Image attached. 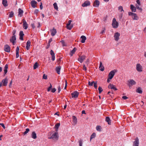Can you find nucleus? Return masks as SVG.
<instances>
[{
  "instance_id": "obj_62",
  "label": "nucleus",
  "mask_w": 146,
  "mask_h": 146,
  "mask_svg": "<svg viewBox=\"0 0 146 146\" xmlns=\"http://www.w3.org/2000/svg\"><path fill=\"white\" fill-rule=\"evenodd\" d=\"M40 4H41L40 5V9L41 10L42 9L43 7H42V3H40Z\"/></svg>"
},
{
  "instance_id": "obj_33",
  "label": "nucleus",
  "mask_w": 146,
  "mask_h": 146,
  "mask_svg": "<svg viewBox=\"0 0 146 146\" xmlns=\"http://www.w3.org/2000/svg\"><path fill=\"white\" fill-rule=\"evenodd\" d=\"M106 121L107 122L108 124L110 125L111 122L110 118L109 117H107L106 118Z\"/></svg>"
},
{
  "instance_id": "obj_17",
  "label": "nucleus",
  "mask_w": 146,
  "mask_h": 146,
  "mask_svg": "<svg viewBox=\"0 0 146 146\" xmlns=\"http://www.w3.org/2000/svg\"><path fill=\"white\" fill-rule=\"evenodd\" d=\"M24 35L23 32L22 31H20L19 33V39L21 40H23V36Z\"/></svg>"
},
{
  "instance_id": "obj_12",
  "label": "nucleus",
  "mask_w": 146,
  "mask_h": 146,
  "mask_svg": "<svg viewBox=\"0 0 146 146\" xmlns=\"http://www.w3.org/2000/svg\"><path fill=\"white\" fill-rule=\"evenodd\" d=\"M85 58V56H79L78 58V60L81 63H82L83 60H84Z\"/></svg>"
},
{
  "instance_id": "obj_57",
  "label": "nucleus",
  "mask_w": 146,
  "mask_h": 146,
  "mask_svg": "<svg viewBox=\"0 0 146 146\" xmlns=\"http://www.w3.org/2000/svg\"><path fill=\"white\" fill-rule=\"evenodd\" d=\"M128 14L129 15H131L132 16L133 14H134V13L131 12H129L128 13Z\"/></svg>"
},
{
  "instance_id": "obj_25",
  "label": "nucleus",
  "mask_w": 146,
  "mask_h": 146,
  "mask_svg": "<svg viewBox=\"0 0 146 146\" xmlns=\"http://www.w3.org/2000/svg\"><path fill=\"white\" fill-rule=\"evenodd\" d=\"M23 11L21 9H19L18 10V15L20 17H21L23 15Z\"/></svg>"
},
{
  "instance_id": "obj_38",
  "label": "nucleus",
  "mask_w": 146,
  "mask_h": 146,
  "mask_svg": "<svg viewBox=\"0 0 146 146\" xmlns=\"http://www.w3.org/2000/svg\"><path fill=\"white\" fill-rule=\"evenodd\" d=\"M101 127L100 126H97L96 127V130L99 131H101Z\"/></svg>"
},
{
  "instance_id": "obj_40",
  "label": "nucleus",
  "mask_w": 146,
  "mask_h": 146,
  "mask_svg": "<svg viewBox=\"0 0 146 146\" xmlns=\"http://www.w3.org/2000/svg\"><path fill=\"white\" fill-rule=\"evenodd\" d=\"M123 13H120L119 14V17L120 19H121L123 16Z\"/></svg>"
},
{
  "instance_id": "obj_44",
  "label": "nucleus",
  "mask_w": 146,
  "mask_h": 146,
  "mask_svg": "<svg viewBox=\"0 0 146 146\" xmlns=\"http://www.w3.org/2000/svg\"><path fill=\"white\" fill-rule=\"evenodd\" d=\"M78 142L79 146H82V139H80Z\"/></svg>"
},
{
  "instance_id": "obj_3",
  "label": "nucleus",
  "mask_w": 146,
  "mask_h": 146,
  "mask_svg": "<svg viewBox=\"0 0 146 146\" xmlns=\"http://www.w3.org/2000/svg\"><path fill=\"white\" fill-rule=\"evenodd\" d=\"M118 23L115 18H113L112 21V25L113 28H116L118 27Z\"/></svg>"
},
{
  "instance_id": "obj_64",
  "label": "nucleus",
  "mask_w": 146,
  "mask_h": 146,
  "mask_svg": "<svg viewBox=\"0 0 146 146\" xmlns=\"http://www.w3.org/2000/svg\"><path fill=\"white\" fill-rule=\"evenodd\" d=\"M137 3L138 5H140V2L139 1V0H137Z\"/></svg>"
},
{
  "instance_id": "obj_56",
  "label": "nucleus",
  "mask_w": 146,
  "mask_h": 146,
  "mask_svg": "<svg viewBox=\"0 0 146 146\" xmlns=\"http://www.w3.org/2000/svg\"><path fill=\"white\" fill-rule=\"evenodd\" d=\"M16 31L15 29H14L13 31V35H15V34L16 33Z\"/></svg>"
},
{
  "instance_id": "obj_21",
  "label": "nucleus",
  "mask_w": 146,
  "mask_h": 146,
  "mask_svg": "<svg viewBox=\"0 0 146 146\" xmlns=\"http://www.w3.org/2000/svg\"><path fill=\"white\" fill-rule=\"evenodd\" d=\"M50 31L51 32V34L52 36H54L56 33V30L55 29H54V28L53 29L51 30Z\"/></svg>"
},
{
  "instance_id": "obj_24",
  "label": "nucleus",
  "mask_w": 146,
  "mask_h": 146,
  "mask_svg": "<svg viewBox=\"0 0 146 146\" xmlns=\"http://www.w3.org/2000/svg\"><path fill=\"white\" fill-rule=\"evenodd\" d=\"M100 70L102 71L104 70V66L102 65V63L101 62H100V64L99 67Z\"/></svg>"
},
{
  "instance_id": "obj_63",
  "label": "nucleus",
  "mask_w": 146,
  "mask_h": 146,
  "mask_svg": "<svg viewBox=\"0 0 146 146\" xmlns=\"http://www.w3.org/2000/svg\"><path fill=\"white\" fill-rule=\"evenodd\" d=\"M12 80H11L10 83H9V87H11V86L12 85Z\"/></svg>"
},
{
  "instance_id": "obj_61",
  "label": "nucleus",
  "mask_w": 146,
  "mask_h": 146,
  "mask_svg": "<svg viewBox=\"0 0 146 146\" xmlns=\"http://www.w3.org/2000/svg\"><path fill=\"white\" fill-rule=\"evenodd\" d=\"M58 93H59L60 91H61V88L60 86H59L58 87Z\"/></svg>"
},
{
  "instance_id": "obj_14",
  "label": "nucleus",
  "mask_w": 146,
  "mask_h": 146,
  "mask_svg": "<svg viewBox=\"0 0 146 146\" xmlns=\"http://www.w3.org/2000/svg\"><path fill=\"white\" fill-rule=\"evenodd\" d=\"M36 3L37 2L34 0L32 1L31 3V6L33 8H35L36 7Z\"/></svg>"
},
{
  "instance_id": "obj_51",
  "label": "nucleus",
  "mask_w": 146,
  "mask_h": 146,
  "mask_svg": "<svg viewBox=\"0 0 146 146\" xmlns=\"http://www.w3.org/2000/svg\"><path fill=\"white\" fill-rule=\"evenodd\" d=\"M43 78L45 79H47V76L45 74H44L43 76Z\"/></svg>"
},
{
  "instance_id": "obj_35",
  "label": "nucleus",
  "mask_w": 146,
  "mask_h": 146,
  "mask_svg": "<svg viewBox=\"0 0 146 146\" xmlns=\"http://www.w3.org/2000/svg\"><path fill=\"white\" fill-rule=\"evenodd\" d=\"M132 17L134 20H137L138 19L137 16L135 13H134V14H133V15H132Z\"/></svg>"
},
{
  "instance_id": "obj_37",
  "label": "nucleus",
  "mask_w": 146,
  "mask_h": 146,
  "mask_svg": "<svg viewBox=\"0 0 146 146\" xmlns=\"http://www.w3.org/2000/svg\"><path fill=\"white\" fill-rule=\"evenodd\" d=\"M96 135L95 133H94L91 135L90 138V141H91V139L93 138H94L96 136Z\"/></svg>"
},
{
  "instance_id": "obj_23",
  "label": "nucleus",
  "mask_w": 146,
  "mask_h": 146,
  "mask_svg": "<svg viewBox=\"0 0 146 146\" xmlns=\"http://www.w3.org/2000/svg\"><path fill=\"white\" fill-rule=\"evenodd\" d=\"M2 4L4 6L6 7L8 6L7 1V0H2Z\"/></svg>"
},
{
  "instance_id": "obj_20",
  "label": "nucleus",
  "mask_w": 146,
  "mask_h": 146,
  "mask_svg": "<svg viewBox=\"0 0 146 146\" xmlns=\"http://www.w3.org/2000/svg\"><path fill=\"white\" fill-rule=\"evenodd\" d=\"M80 38L81 39V42L82 43H84L85 42V40L86 39V37L84 35L82 36Z\"/></svg>"
},
{
  "instance_id": "obj_13",
  "label": "nucleus",
  "mask_w": 146,
  "mask_h": 146,
  "mask_svg": "<svg viewBox=\"0 0 146 146\" xmlns=\"http://www.w3.org/2000/svg\"><path fill=\"white\" fill-rule=\"evenodd\" d=\"M142 66L139 64H137L136 65V69L139 72H141L142 71Z\"/></svg>"
},
{
  "instance_id": "obj_49",
  "label": "nucleus",
  "mask_w": 146,
  "mask_h": 146,
  "mask_svg": "<svg viewBox=\"0 0 146 146\" xmlns=\"http://www.w3.org/2000/svg\"><path fill=\"white\" fill-rule=\"evenodd\" d=\"M94 82V81H93L92 82H90L89 81L88 82V84L90 86H92Z\"/></svg>"
},
{
  "instance_id": "obj_8",
  "label": "nucleus",
  "mask_w": 146,
  "mask_h": 146,
  "mask_svg": "<svg viewBox=\"0 0 146 146\" xmlns=\"http://www.w3.org/2000/svg\"><path fill=\"white\" fill-rule=\"evenodd\" d=\"M4 50L5 52H9L10 51L11 48L8 45L6 44L4 46Z\"/></svg>"
},
{
  "instance_id": "obj_28",
  "label": "nucleus",
  "mask_w": 146,
  "mask_h": 146,
  "mask_svg": "<svg viewBox=\"0 0 146 146\" xmlns=\"http://www.w3.org/2000/svg\"><path fill=\"white\" fill-rule=\"evenodd\" d=\"M61 68V67L60 66H58L56 67V72L57 74H60V70Z\"/></svg>"
},
{
  "instance_id": "obj_19",
  "label": "nucleus",
  "mask_w": 146,
  "mask_h": 146,
  "mask_svg": "<svg viewBox=\"0 0 146 146\" xmlns=\"http://www.w3.org/2000/svg\"><path fill=\"white\" fill-rule=\"evenodd\" d=\"M108 88L110 89H113L115 90H117V89L115 87V86L113 84H110L108 86Z\"/></svg>"
},
{
  "instance_id": "obj_46",
  "label": "nucleus",
  "mask_w": 146,
  "mask_h": 146,
  "mask_svg": "<svg viewBox=\"0 0 146 146\" xmlns=\"http://www.w3.org/2000/svg\"><path fill=\"white\" fill-rule=\"evenodd\" d=\"M98 90L99 91V93L100 94L101 93V92H102L103 91V89H102V88L100 87V86H99L98 88Z\"/></svg>"
},
{
  "instance_id": "obj_26",
  "label": "nucleus",
  "mask_w": 146,
  "mask_h": 146,
  "mask_svg": "<svg viewBox=\"0 0 146 146\" xmlns=\"http://www.w3.org/2000/svg\"><path fill=\"white\" fill-rule=\"evenodd\" d=\"M19 47L18 46H17L16 48V58H18L19 56Z\"/></svg>"
},
{
  "instance_id": "obj_15",
  "label": "nucleus",
  "mask_w": 146,
  "mask_h": 146,
  "mask_svg": "<svg viewBox=\"0 0 146 146\" xmlns=\"http://www.w3.org/2000/svg\"><path fill=\"white\" fill-rule=\"evenodd\" d=\"M50 54L52 56V61H54L55 60V54L52 50H51L50 51Z\"/></svg>"
},
{
  "instance_id": "obj_52",
  "label": "nucleus",
  "mask_w": 146,
  "mask_h": 146,
  "mask_svg": "<svg viewBox=\"0 0 146 146\" xmlns=\"http://www.w3.org/2000/svg\"><path fill=\"white\" fill-rule=\"evenodd\" d=\"M0 125H1L4 129L5 128V127L3 123H0Z\"/></svg>"
},
{
  "instance_id": "obj_6",
  "label": "nucleus",
  "mask_w": 146,
  "mask_h": 146,
  "mask_svg": "<svg viewBox=\"0 0 146 146\" xmlns=\"http://www.w3.org/2000/svg\"><path fill=\"white\" fill-rule=\"evenodd\" d=\"M22 22L23 23V28L25 29H27V22L24 19L22 20Z\"/></svg>"
},
{
  "instance_id": "obj_43",
  "label": "nucleus",
  "mask_w": 146,
  "mask_h": 146,
  "mask_svg": "<svg viewBox=\"0 0 146 146\" xmlns=\"http://www.w3.org/2000/svg\"><path fill=\"white\" fill-rule=\"evenodd\" d=\"M60 42L62 44L63 46H66V44L64 40H61Z\"/></svg>"
},
{
  "instance_id": "obj_2",
  "label": "nucleus",
  "mask_w": 146,
  "mask_h": 146,
  "mask_svg": "<svg viewBox=\"0 0 146 146\" xmlns=\"http://www.w3.org/2000/svg\"><path fill=\"white\" fill-rule=\"evenodd\" d=\"M117 72V70H116L111 71L108 74V78H109L110 79H111L114 76L115 73Z\"/></svg>"
},
{
  "instance_id": "obj_29",
  "label": "nucleus",
  "mask_w": 146,
  "mask_h": 146,
  "mask_svg": "<svg viewBox=\"0 0 146 146\" xmlns=\"http://www.w3.org/2000/svg\"><path fill=\"white\" fill-rule=\"evenodd\" d=\"M31 137L34 139H35L36 138V134L35 132L33 131L32 132L31 135Z\"/></svg>"
},
{
  "instance_id": "obj_30",
  "label": "nucleus",
  "mask_w": 146,
  "mask_h": 146,
  "mask_svg": "<svg viewBox=\"0 0 146 146\" xmlns=\"http://www.w3.org/2000/svg\"><path fill=\"white\" fill-rule=\"evenodd\" d=\"M76 50V48L74 47L73 49L71 51L70 53V54L71 56H72L73 54L74 53Z\"/></svg>"
},
{
  "instance_id": "obj_22",
  "label": "nucleus",
  "mask_w": 146,
  "mask_h": 146,
  "mask_svg": "<svg viewBox=\"0 0 146 146\" xmlns=\"http://www.w3.org/2000/svg\"><path fill=\"white\" fill-rule=\"evenodd\" d=\"M73 122L74 125L76 124L77 122V119L76 117L74 116H73Z\"/></svg>"
},
{
  "instance_id": "obj_4",
  "label": "nucleus",
  "mask_w": 146,
  "mask_h": 146,
  "mask_svg": "<svg viewBox=\"0 0 146 146\" xmlns=\"http://www.w3.org/2000/svg\"><path fill=\"white\" fill-rule=\"evenodd\" d=\"M8 79L6 77L3 79L1 81L2 84L3 86H7L8 83Z\"/></svg>"
},
{
  "instance_id": "obj_1",
  "label": "nucleus",
  "mask_w": 146,
  "mask_h": 146,
  "mask_svg": "<svg viewBox=\"0 0 146 146\" xmlns=\"http://www.w3.org/2000/svg\"><path fill=\"white\" fill-rule=\"evenodd\" d=\"M51 135V136L48 137V139H52L56 140H57L58 139V135L57 132H54L53 134L52 135Z\"/></svg>"
},
{
  "instance_id": "obj_5",
  "label": "nucleus",
  "mask_w": 146,
  "mask_h": 146,
  "mask_svg": "<svg viewBox=\"0 0 146 146\" xmlns=\"http://www.w3.org/2000/svg\"><path fill=\"white\" fill-rule=\"evenodd\" d=\"M120 36V34L118 32L115 33L114 34V37L115 40L116 41H117L119 39V37Z\"/></svg>"
},
{
  "instance_id": "obj_41",
  "label": "nucleus",
  "mask_w": 146,
  "mask_h": 146,
  "mask_svg": "<svg viewBox=\"0 0 146 146\" xmlns=\"http://www.w3.org/2000/svg\"><path fill=\"white\" fill-rule=\"evenodd\" d=\"M38 67V64L37 62H36L34 65L33 68L34 69H36Z\"/></svg>"
},
{
  "instance_id": "obj_53",
  "label": "nucleus",
  "mask_w": 146,
  "mask_h": 146,
  "mask_svg": "<svg viewBox=\"0 0 146 146\" xmlns=\"http://www.w3.org/2000/svg\"><path fill=\"white\" fill-rule=\"evenodd\" d=\"M31 42L30 41L28 40V50L30 46Z\"/></svg>"
},
{
  "instance_id": "obj_60",
  "label": "nucleus",
  "mask_w": 146,
  "mask_h": 146,
  "mask_svg": "<svg viewBox=\"0 0 146 146\" xmlns=\"http://www.w3.org/2000/svg\"><path fill=\"white\" fill-rule=\"evenodd\" d=\"M67 26V29L69 30H71L72 28V27L69 26Z\"/></svg>"
},
{
  "instance_id": "obj_59",
  "label": "nucleus",
  "mask_w": 146,
  "mask_h": 146,
  "mask_svg": "<svg viewBox=\"0 0 146 146\" xmlns=\"http://www.w3.org/2000/svg\"><path fill=\"white\" fill-rule=\"evenodd\" d=\"M122 99H123L124 100H125L128 98L125 96H123L122 97Z\"/></svg>"
},
{
  "instance_id": "obj_18",
  "label": "nucleus",
  "mask_w": 146,
  "mask_h": 146,
  "mask_svg": "<svg viewBox=\"0 0 146 146\" xmlns=\"http://www.w3.org/2000/svg\"><path fill=\"white\" fill-rule=\"evenodd\" d=\"M90 5V2L88 1H85L84 3L82 5V6L83 7H87Z\"/></svg>"
},
{
  "instance_id": "obj_27",
  "label": "nucleus",
  "mask_w": 146,
  "mask_h": 146,
  "mask_svg": "<svg viewBox=\"0 0 146 146\" xmlns=\"http://www.w3.org/2000/svg\"><path fill=\"white\" fill-rule=\"evenodd\" d=\"M8 65L6 64L5 65L4 68V76L5 75V74L7 73V69H8Z\"/></svg>"
},
{
  "instance_id": "obj_50",
  "label": "nucleus",
  "mask_w": 146,
  "mask_h": 146,
  "mask_svg": "<svg viewBox=\"0 0 146 146\" xmlns=\"http://www.w3.org/2000/svg\"><path fill=\"white\" fill-rule=\"evenodd\" d=\"M71 20H69L68 21V23L67 24V26H69L71 24Z\"/></svg>"
},
{
  "instance_id": "obj_48",
  "label": "nucleus",
  "mask_w": 146,
  "mask_h": 146,
  "mask_svg": "<svg viewBox=\"0 0 146 146\" xmlns=\"http://www.w3.org/2000/svg\"><path fill=\"white\" fill-rule=\"evenodd\" d=\"M50 86L47 89V91L48 92H49L50 91V90L51 89L52 87V86L51 84H50Z\"/></svg>"
},
{
  "instance_id": "obj_36",
  "label": "nucleus",
  "mask_w": 146,
  "mask_h": 146,
  "mask_svg": "<svg viewBox=\"0 0 146 146\" xmlns=\"http://www.w3.org/2000/svg\"><path fill=\"white\" fill-rule=\"evenodd\" d=\"M136 92L140 94H141L142 93V90L141 88H138L137 89Z\"/></svg>"
},
{
  "instance_id": "obj_10",
  "label": "nucleus",
  "mask_w": 146,
  "mask_h": 146,
  "mask_svg": "<svg viewBox=\"0 0 146 146\" xmlns=\"http://www.w3.org/2000/svg\"><path fill=\"white\" fill-rule=\"evenodd\" d=\"M139 139L137 137L135 139V141L133 142V146H139Z\"/></svg>"
},
{
  "instance_id": "obj_47",
  "label": "nucleus",
  "mask_w": 146,
  "mask_h": 146,
  "mask_svg": "<svg viewBox=\"0 0 146 146\" xmlns=\"http://www.w3.org/2000/svg\"><path fill=\"white\" fill-rule=\"evenodd\" d=\"M38 12H39V10L38 9H36L34 13L36 15H37V14L38 13Z\"/></svg>"
},
{
  "instance_id": "obj_45",
  "label": "nucleus",
  "mask_w": 146,
  "mask_h": 146,
  "mask_svg": "<svg viewBox=\"0 0 146 146\" xmlns=\"http://www.w3.org/2000/svg\"><path fill=\"white\" fill-rule=\"evenodd\" d=\"M93 84H94V86L95 88V89H97V82L94 81V82L93 83Z\"/></svg>"
},
{
  "instance_id": "obj_16",
  "label": "nucleus",
  "mask_w": 146,
  "mask_h": 146,
  "mask_svg": "<svg viewBox=\"0 0 146 146\" xmlns=\"http://www.w3.org/2000/svg\"><path fill=\"white\" fill-rule=\"evenodd\" d=\"M100 4L99 1L98 0H95L93 4L94 6L96 7H98Z\"/></svg>"
},
{
  "instance_id": "obj_7",
  "label": "nucleus",
  "mask_w": 146,
  "mask_h": 146,
  "mask_svg": "<svg viewBox=\"0 0 146 146\" xmlns=\"http://www.w3.org/2000/svg\"><path fill=\"white\" fill-rule=\"evenodd\" d=\"M128 82H129L128 85L129 87H131L132 86L136 84L135 82L133 80H129Z\"/></svg>"
},
{
  "instance_id": "obj_9",
  "label": "nucleus",
  "mask_w": 146,
  "mask_h": 146,
  "mask_svg": "<svg viewBox=\"0 0 146 146\" xmlns=\"http://www.w3.org/2000/svg\"><path fill=\"white\" fill-rule=\"evenodd\" d=\"M10 41L12 43L13 45H14V43L15 42L16 40V37L15 35H13L12 37L10 38Z\"/></svg>"
},
{
  "instance_id": "obj_34",
  "label": "nucleus",
  "mask_w": 146,
  "mask_h": 146,
  "mask_svg": "<svg viewBox=\"0 0 146 146\" xmlns=\"http://www.w3.org/2000/svg\"><path fill=\"white\" fill-rule=\"evenodd\" d=\"M131 9L133 12H135L136 11L135 8L132 5H130Z\"/></svg>"
},
{
  "instance_id": "obj_11",
  "label": "nucleus",
  "mask_w": 146,
  "mask_h": 146,
  "mask_svg": "<svg viewBox=\"0 0 146 146\" xmlns=\"http://www.w3.org/2000/svg\"><path fill=\"white\" fill-rule=\"evenodd\" d=\"M78 94L79 93L77 91H75L72 93L71 95L72 98H76L78 97Z\"/></svg>"
},
{
  "instance_id": "obj_42",
  "label": "nucleus",
  "mask_w": 146,
  "mask_h": 146,
  "mask_svg": "<svg viewBox=\"0 0 146 146\" xmlns=\"http://www.w3.org/2000/svg\"><path fill=\"white\" fill-rule=\"evenodd\" d=\"M53 5L54 9L56 10H57L58 9V7L56 3H54Z\"/></svg>"
},
{
  "instance_id": "obj_39",
  "label": "nucleus",
  "mask_w": 146,
  "mask_h": 146,
  "mask_svg": "<svg viewBox=\"0 0 146 146\" xmlns=\"http://www.w3.org/2000/svg\"><path fill=\"white\" fill-rule=\"evenodd\" d=\"M14 13L13 11H11L9 15V17L10 18H11L14 16Z\"/></svg>"
},
{
  "instance_id": "obj_32",
  "label": "nucleus",
  "mask_w": 146,
  "mask_h": 146,
  "mask_svg": "<svg viewBox=\"0 0 146 146\" xmlns=\"http://www.w3.org/2000/svg\"><path fill=\"white\" fill-rule=\"evenodd\" d=\"M60 125V123H57L55 125V128L56 129V131H58V128Z\"/></svg>"
},
{
  "instance_id": "obj_58",
  "label": "nucleus",
  "mask_w": 146,
  "mask_h": 146,
  "mask_svg": "<svg viewBox=\"0 0 146 146\" xmlns=\"http://www.w3.org/2000/svg\"><path fill=\"white\" fill-rule=\"evenodd\" d=\"M27 128L25 130V131L24 133L23 134L24 135H25V134H27Z\"/></svg>"
},
{
  "instance_id": "obj_55",
  "label": "nucleus",
  "mask_w": 146,
  "mask_h": 146,
  "mask_svg": "<svg viewBox=\"0 0 146 146\" xmlns=\"http://www.w3.org/2000/svg\"><path fill=\"white\" fill-rule=\"evenodd\" d=\"M83 70H84L85 71H86L87 70L86 67L85 65H83Z\"/></svg>"
},
{
  "instance_id": "obj_54",
  "label": "nucleus",
  "mask_w": 146,
  "mask_h": 146,
  "mask_svg": "<svg viewBox=\"0 0 146 146\" xmlns=\"http://www.w3.org/2000/svg\"><path fill=\"white\" fill-rule=\"evenodd\" d=\"M56 90V89L55 88H54L52 89L51 92L53 93Z\"/></svg>"
},
{
  "instance_id": "obj_31",
  "label": "nucleus",
  "mask_w": 146,
  "mask_h": 146,
  "mask_svg": "<svg viewBox=\"0 0 146 146\" xmlns=\"http://www.w3.org/2000/svg\"><path fill=\"white\" fill-rule=\"evenodd\" d=\"M118 10L120 13H124V11L123 10V7L121 6H119L118 8Z\"/></svg>"
}]
</instances>
